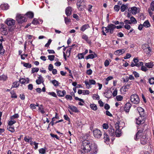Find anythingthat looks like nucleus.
Segmentation results:
<instances>
[{
  "label": "nucleus",
  "instance_id": "f257e3e1",
  "mask_svg": "<svg viewBox=\"0 0 154 154\" xmlns=\"http://www.w3.org/2000/svg\"><path fill=\"white\" fill-rule=\"evenodd\" d=\"M81 148L85 152H90L91 154H96L97 153V146L88 140L83 141Z\"/></svg>",
  "mask_w": 154,
  "mask_h": 154
},
{
  "label": "nucleus",
  "instance_id": "f03ea898",
  "mask_svg": "<svg viewBox=\"0 0 154 154\" xmlns=\"http://www.w3.org/2000/svg\"><path fill=\"white\" fill-rule=\"evenodd\" d=\"M16 19L17 22L19 24L26 22L27 20V18L25 17V15L20 14H17V15Z\"/></svg>",
  "mask_w": 154,
  "mask_h": 154
},
{
  "label": "nucleus",
  "instance_id": "7ed1b4c3",
  "mask_svg": "<svg viewBox=\"0 0 154 154\" xmlns=\"http://www.w3.org/2000/svg\"><path fill=\"white\" fill-rule=\"evenodd\" d=\"M143 65V63L142 62H139L137 58H134L133 62L131 63V67L136 66L139 67Z\"/></svg>",
  "mask_w": 154,
  "mask_h": 154
},
{
  "label": "nucleus",
  "instance_id": "20e7f679",
  "mask_svg": "<svg viewBox=\"0 0 154 154\" xmlns=\"http://www.w3.org/2000/svg\"><path fill=\"white\" fill-rule=\"evenodd\" d=\"M143 128H141L139 130H138L137 132L134 136V139L137 141L140 139V137H141L144 134L143 133Z\"/></svg>",
  "mask_w": 154,
  "mask_h": 154
},
{
  "label": "nucleus",
  "instance_id": "39448f33",
  "mask_svg": "<svg viewBox=\"0 0 154 154\" xmlns=\"http://www.w3.org/2000/svg\"><path fill=\"white\" fill-rule=\"evenodd\" d=\"M130 100L132 103L135 104L138 103L140 102L138 96L136 94H133L131 96Z\"/></svg>",
  "mask_w": 154,
  "mask_h": 154
},
{
  "label": "nucleus",
  "instance_id": "423d86ee",
  "mask_svg": "<svg viewBox=\"0 0 154 154\" xmlns=\"http://www.w3.org/2000/svg\"><path fill=\"white\" fill-rule=\"evenodd\" d=\"M85 3L84 0H78L76 5L78 9L82 10L85 8Z\"/></svg>",
  "mask_w": 154,
  "mask_h": 154
},
{
  "label": "nucleus",
  "instance_id": "0eeeda50",
  "mask_svg": "<svg viewBox=\"0 0 154 154\" xmlns=\"http://www.w3.org/2000/svg\"><path fill=\"white\" fill-rule=\"evenodd\" d=\"M119 122H117L115 124V127L116 129L115 133L117 137H119L121 134V130L119 129Z\"/></svg>",
  "mask_w": 154,
  "mask_h": 154
},
{
  "label": "nucleus",
  "instance_id": "6e6552de",
  "mask_svg": "<svg viewBox=\"0 0 154 154\" xmlns=\"http://www.w3.org/2000/svg\"><path fill=\"white\" fill-rule=\"evenodd\" d=\"M93 133L94 136L96 138H99L102 135V133L98 129L94 130Z\"/></svg>",
  "mask_w": 154,
  "mask_h": 154
},
{
  "label": "nucleus",
  "instance_id": "1a4fd4ad",
  "mask_svg": "<svg viewBox=\"0 0 154 154\" xmlns=\"http://www.w3.org/2000/svg\"><path fill=\"white\" fill-rule=\"evenodd\" d=\"M145 116H140L137 118L136 119V124L138 125L142 124L144 123L145 122Z\"/></svg>",
  "mask_w": 154,
  "mask_h": 154
},
{
  "label": "nucleus",
  "instance_id": "9d476101",
  "mask_svg": "<svg viewBox=\"0 0 154 154\" xmlns=\"http://www.w3.org/2000/svg\"><path fill=\"white\" fill-rule=\"evenodd\" d=\"M107 29H108L109 32L110 34H112L116 29V25L112 24H109L107 26Z\"/></svg>",
  "mask_w": 154,
  "mask_h": 154
},
{
  "label": "nucleus",
  "instance_id": "9b49d317",
  "mask_svg": "<svg viewBox=\"0 0 154 154\" xmlns=\"http://www.w3.org/2000/svg\"><path fill=\"white\" fill-rule=\"evenodd\" d=\"M15 21L11 19L8 18L5 21V23L8 26H11L14 25L15 24Z\"/></svg>",
  "mask_w": 154,
  "mask_h": 154
},
{
  "label": "nucleus",
  "instance_id": "f8f14e48",
  "mask_svg": "<svg viewBox=\"0 0 154 154\" xmlns=\"http://www.w3.org/2000/svg\"><path fill=\"white\" fill-rule=\"evenodd\" d=\"M85 83L87 86L88 88H89L90 87V85H95L96 82L95 80L93 79L89 80V82L87 80H85Z\"/></svg>",
  "mask_w": 154,
  "mask_h": 154
},
{
  "label": "nucleus",
  "instance_id": "ddd939ff",
  "mask_svg": "<svg viewBox=\"0 0 154 154\" xmlns=\"http://www.w3.org/2000/svg\"><path fill=\"white\" fill-rule=\"evenodd\" d=\"M140 143L141 144L144 145L146 144L148 140V138L146 137L145 135H143L140 139Z\"/></svg>",
  "mask_w": 154,
  "mask_h": 154
},
{
  "label": "nucleus",
  "instance_id": "4468645a",
  "mask_svg": "<svg viewBox=\"0 0 154 154\" xmlns=\"http://www.w3.org/2000/svg\"><path fill=\"white\" fill-rule=\"evenodd\" d=\"M131 106V104L129 103H127L125 106L124 110L127 112H129Z\"/></svg>",
  "mask_w": 154,
  "mask_h": 154
},
{
  "label": "nucleus",
  "instance_id": "2eb2a0df",
  "mask_svg": "<svg viewBox=\"0 0 154 154\" xmlns=\"http://www.w3.org/2000/svg\"><path fill=\"white\" fill-rule=\"evenodd\" d=\"M137 110H138L140 116H145V115L144 114V110L143 108L139 107H137Z\"/></svg>",
  "mask_w": 154,
  "mask_h": 154
},
{
  "label": "nucleus",
  "instance_id": "dca6fc26",
  "mask_svg": "<svg viewBox=\"0 0 154 154\" xmlns=\"http://www.w3.org/2000/svg\"><path fill=\"white\" fill-rule=\"evenodd\" d=\"M68 108L74 112H79V111L77 108L75 106L72 105H69Z\"/></svg>",
  "mask_w": 154,
  "mask_h": 154
},
{
  "label": "nucleus",
  "instance_id": "f3484780",
  "mask_svg": "<svg viewBox=\"0 0 154 154\" xmlns=\"http://www.w3.org/2000/svg\"><path fill=\"white\" fill-rule=\"evenodd\" d=\"M9 5L7 3L2 4L0 6V8L2 10H7L9 9Z\"/></svg>",
  "mask_w": 154,
  "mask_h": 154
},
{
  "label": "nucleus",
  "instance_id": "a211bd4d",
  "mask_svg": "<svg viewBox=\"0 0 154 154\" xmlns=\"http://www.w3.org/2000/svg\"><path fill=\"white\" fill-rule=\"evenodd\" d=\"M38 78V79L36 81V82L37 84L39 85L41 83H43V78L41 75H39Z\"/></svg>",
  "mask_w": 154,
  "mask_h": 154
},
{
  "label": "nucleus",
  "instance_id": "6ab92c4d",
  "mask_svg": "<svg viewBox=\"0 0 154 154\" xmlns=\"http://www.w3.org/2000/svg\"><path fill=\"white\" fill-rule=\"evenodd\" d=\"M57 95L59 97H63L66 94V91L65 90L63 91L57 90Z\"/></svg>",
  "mask_w": 154,
  "mask_h": 154
},
{
  "label": "nucleus",
  "instance_id": "aec40b11",
  "mask_svg": "<svg viewBox=\"0 0 154 154\" xmlns=\"http://www.w3.org/2000/svg\"><path fill=\"white\" fill-rule=\"evenodd\" d=\"M103 135V138L105 142L106 143V142H107V143H108V142H109L110 140L109 138V136L106 133H104Z\"/></svg>",
  "mask_w": 154,
  "mask_h": 154
},
{
  "label": "nucleus",
  "instance_id": "412c9836",
  "mask_svg": "<svg viewBox=\"0 0 154 154\" xmlns=\"http://www.w3.org/2000/svg\"><path fill=\"white\" fill-rule=\"evenodd\" d=\"M89 26L88 24H86L83 25L81 28L80 30L84 32L86 29L89 28Z\"/></svg>",
  "mask_w": 154,
  "mask_h": 154
},
{
  "label": "nucleus",
  "instance_id": "4be33fe9",
  "mask_svg": "<svg viewBox=\"0 0 154 154\" xmlns=\"http://www.w3.org/2000/svg\"><path fill=\"white\" fill-rule=\"evenodd\" d=\"M97 57V55L95 54L94 53V54H89L88 56H87L86 57V59L87 60L89 59H92Z\"/></svg>",
  "mask_w": 154,
  "mask_h": 154
},
{
  "label": "nucleus",
  "instance_id": "5701e85b",
  "mask_svg": "<svg viewBox=\"0 0 154 154\" xmlns=\"http://www.w3.org/2000/svg\"><path fill=\"white\" fill-rule=\"evenodd\" d=\"M105 97L108 98H110L112 96V92L111 91L108 90L106 93Z\"/></svg>",
  "mask_w": 154,
  "mask_h": 154
},
{
  "label": "nucleus",
  "instance_id": "b1692460",
  "mask_svg": "<svg viewBox=\"0 0 154 154\" xmlns=\"http://www.w3.org/2000/svg\"><path fill=\"white\" fill-rule=\"evenodd\" d=\"M25 15L30 18H32L34 16V13L32 12L29 11L27 12Z\"/></svg>",
  "mask_w": 154,
  "mask_h": 154
},
{
  "label": "nucleus",
  "instance_id": "393cba45",
  "mask_svg": "<svg viewBox=\"0 0 154 154\" xmlns=\"http://www.w3.org/2000/svg\"><path fill=\"white\" fill-rule=\"evenodd\" d=\"M7 129L9 131L11 132H14L15 131L14 127L12 126L7 125Z\"/></svg>",
  "mask_w": 154,
  "mask_h": 154
},
{
  "label": "nucleus",
  "instance_id": "a878e982",
  "mask_svg": "<svg viewBox=\"0 0 154 154\" xmlns=\"http://www.w3.org/2000/svg\"><path fill=\"white\" fill-rule=\"evenodd\" d=\"M145 66L149 68H151L153 67L154 64L152 62H150L146 63L145 64Z\"/></svg>",
  "mask_w": 154,
  "mask_h": 154
},
{
  "label": "nucleus",
  "instance_id": "bb28decb",
  "mask_svg": "<svg viewBox=\"0 0 154 154\" xmlns=\"http://www.w3.org/2000/svg\"><path fill=\"white\" fill-rule=\"evenodd\" d=\"M102 29L103 34L104 35H106V33L109 32L108 29H107V26L106 27H103Z\"/></svg>",
  "mask_w": 154,
  "mask_h": 154
},
{
  "label": "nucleus",
  "instance_id": "cd10ccee",
  "mask_svg": "<svg viewBox=\"0 0 154 154\" xmlns=\"http://www.w3.org/2000/svg\"><path fill=\"white\" fill-rule=\"evenodd\" d=\"M1 31L2 32V34L4 35H6L8 34V32L7 31V29L5 27H2L1 28Z\"/></svg>",
  "mask_w": 154,
  "mask_h": 154
},
{
  "label": "nucleus",
  "instance_id": "c85d7f7f",
  "mask_svg": "<svg viewBox=\"0 0 154 154\" xmlns=\"http://www.w3.org/2000/svg\"><path fill=\"white\" fill-rule=\"evenodd\" d=\"M90 107L94 111H96L97 109V105L94 104H91Z\"/></svg>",
  "mask_w": 154,
  "mask_h": 154
},
{
  "label": "nucleus",
  "instance_id": "c756f323",
  "mask_svg": "<svg viewBox=\"0 0 154 154\" xmlns=\"http://www.w3.org/2000/svg\"><path fill=\"white\" fill-rule=\"evenodd\" d=\"M125 52V51L124 49L122 50H118L116 51L115 52V53L116 54H123Z\"/></svg>",
  "mask_w": 154,
  "mask_h": 154
},
{
  "label": "nucleus",
  "instance_id": "7c9ffc66",
  "mask_svg": "<svg viewBox=\"0 0 154 154\" xmlns=\"http://www.w3.org/2000/svg\"><path fill=\"white\" fill-rule=\"evenodd\" d=\"M143 25V26L146 27H148L150 26L149 22L147 20L145 21Z\"/></svg>",
  "mask_w": 154,
  "mask_h": 154
},
{
  "label": "nucleus",
  "instance_id": "2f4dec72",
  "mask_svg": "<svg viewBox=\"0 0 154 154\" xmlns=\"http://www.w3.org/2000/svg\"><path fill=\"white\" fill-rule=\"evenodd\" d=\"M38 109L42 113L44 114L45 113V111L44 110V107L42 105H41L39 106Z\"/></svg>",
  "mask_w": 154,
  "mask_h": 154
},
{
  "label": "nucleus",
  "instance_id": "473e14b6",
  "mask_svg": "<svg viewBox=\"0 0 154 154\" xmlns=\"http://www.w3.org/2000/svg\"><path fill=\"white\" fill-rule=\"evenodd\" d=\"M32 138L29 136H26L24 138L25 141L29 143V142H31Z\"/></svg>",
  "mask_w": 154,
  "mask_h": 154
},
{
  "label": "nucleus",
  "instance_id": "72a5a7b5",
  "mask_svg": "<svg viewBox=\"0 0 154 154\" xmlns=\"http://www.w3.org/2000/svg\"><path fill=\"white\" fill-rule=\"evenodd\" d=\"M152 49L149 46L148 48L146 49L144 51V52L147 54H149L151 52Z\"/></svg>",
  "mask_w": 154,
  "mask_h": 154
},
{
  "label": "nucleus",
  "instance_id": "f704fd0d",
  "mask_svg": "<svg viewBox=\"0 0 154 154\" xmlns=\"http://www.w3.org/2000/svg\"><path fill=\"white\" fill-rule=\"evenodd\" d=\"M121 10H126L127 9H128V10H129L130 8H128V5L127 4L126 5H123L121 6Z\"/></svg>",
  "mask_w": 154,
  "mask_h": 154
},
{
  "label": "nucleus",
  "instance_id": "c9c22d12",
  "mask_svg": "<svg viewBox=\"0 0 154 154\" xmlns=\"http://www.w3.org/2000/svg\"><path fill=\"white\" fill-rule=\"evenodd\" d=\"M19 85V83L18 82H14L12 85V87L17 88Z\"/></svg>",
  "mask_w": 154,
  "mask_h": 154
},
{
  "label": "nucleus",
  "instance_id": "e433bc0d",
  "mask_svg": "<svg viewBox=\"0 0 154 154\" xmlns=\"http://www.w3.org/2000/svg\"><path fill=\"white\" fill-rule=\"evenodd\" d=\"M52 82L55 86H57L59 85V83L56 80H54L52 81Z\"/></svg>",
  "mask_w": 154,
  "mask_h": 154
},
{
  "label": "nucleus",
  "instance_id": "4c0bfd02",
  "mask_svg": "<svg viewBox=\"0 0 154 154\" xmlns=\"http://www.w3.org/2000/svg\"><path fill=\"white\" fill-rule=\"evenodd\" d=\"M23 65L24 67H25L26 68H30L32 67L31 64L29 63H23Z\"/></svg>",
  "mask_w": 154,
  "mask_h": 154
},
{
  "label": "nucleus",
  "instance_id": "58836bf2",
  "mask_svg": "<svg viewBox=\"0 0 154 154\" xmlns=\"http://www.w3.org/2000/svg\"><path fill=\"white\" fill-rule=\"evenodd\" d=\"M16 122V121L14 120H11L9 121L8 123V125L12 126V125Z\"/></svg>",
  "mask_w": 154,
  "mask_h": 154
},
{
  "label": "nucleus",
  "instance_id": "ea45409f",
  "mask_svg": "<svg viewBox=\"0 0 154 154\" xmlns=\"http://www.w3.org/2000/svg\"><path fill=\"white\" fill-rule=\"evenodd\" d=\"M19 82L22 84H24L26 82L27 83H29L28 81L27 82L26 80L25 79L23 78L20 79L19 80Z\"/></svg>",
  "mask_w": 154,
  "mask_h": 154
},
{
  "label": "nucleus",
  "instance_id": "a19ab883",
  "mask_svg": "<svg viewBox=\"0 0 154 154\" xmlns=\"http://www.w3.org/2000/svg\"><path fill=\"white\" fill-rule=\"evenodd\" d=\"M64 20L65 23L66 24H68L70 22H71V19L70 18L64 17Z\"/></svg>",
  "mask_w": 154,
  "mask_h": 154
},
{
  "label": "nucleus",
  "instance_id": "79ce46f5",
  "mask_svg": "<svg viewBox=\"0 0 154 154\" xmlns=\"http://www.w3.org/2000/svg\"><path fill=\"white\" fill-rule=\"evenodd\" d=\"M82 38L85 40L86 41L88 42V36L85 34H83L82 36Z\"/></svg>",
  "mask_w": 154,
  "mask_h": 154
},
{
  "label": "nucleus",
  "instance_id": "37998d69",
  "mask_svg": "<svg viewBox=\"0 0 154 154\" xmlns=\"http://www.w3.org/2000/svg\"><path fill=\"white\" fill-rule=\"evenodd\" d=\"M131 23H136L137 22V20L136 19L133 17H132L131 18Z\"/></svg>",
  "mask_w": 154,
  "mask_h": 154
},
{
  "label": "nucleus",
  "instance_id": "c03bdc74",
  "mask_svg": "<svg viewBox=\"0 0 154 154\" xmlns=\"http://www.w3.org/2000/svg\"><path fill=\"white\" fill-rule=\"evenodd\" d=\"M114 131H115V130H114V129H112L111 128H110L109 130V134L110 135H111L112 136V135H114V134H115Z\"/></svg>",
  "mask_w": 154,
  "mask_h": 154
},
{
  "label": "nucleus",
  "instance_id": "a18cd8bd",
  "mask_svg": "<svg viewBox=\"0 0 154 154\" xmlns=\"http://www.w3.org/2000/svg\"><path fill=\"white\" fill-rule=\"evenodd\" d=\"M19 115L18 114H15L10 117L11 120H13L14 119L17 118L19 117Z\"/></svg>",
  "mask_w": 154,
  "mask_h": 154
},
{
  "label": "nucleus",
  "instance_id": "49530a36",
  "mask_svg": "<svg viewBox=\"0 0 154 154\" xmlns=\"http://www.w3.org/2000/svg\"><path fill=\"white\" fill-rule=\"evenodd\" d=\"M10 93L11 95V97L12 98H17V96L15 93H14L13 91H11L10 92Z\"/></svg>",
  "mask_w": 154,
  "mask_h": 154
},
{
  "label": "nucleus",
  "instance_id": "de8ad7c7",
  "mask_svg": "<svg viewBox=\"0 0 154 154\" xmlns=\"http://www.w3.org/2000/svg\"><path fill=\"white\" fill-rule=\"evenodd\" d=\"M93 99L95 100H98L100 99V97L97 94H94L92 97Z\"/></svg>",
  "mask_w": 154,
  "mask_h": 154
},
{
  "label": "nucleus",
  "instance_id": "09e8293b",
  "mask_svg": "<svg viewBox=\"0 0 154 154\" xmlns=\"http://www.w3.org/2000/svg\"><path fill=\"white\" fill-rule=\"evenodd\" d=\"M116 98L117 101H121L123 99V97L121 95H118L116 96Z\"/></svg>",
  "mask_w": 154,
  "mask_h": 154
},
{
  "label": "nucleus",
  "instance_id": "8fccbe9b",
  "mask_svg": "<svg viewBox=\"0 0 154 154\" xmlns=\"http://www.w3.org/2000/svg\"><path fill=\"white\" fill-rule=\"evenodd\" d=\"M149 45L147 44H145L142 45V48L144 51L146 48H148Z\"/></svg>",
  "mask_w": 154,
  "mask_h": 154
},
{
  "label": "nucleus",
  "instance_id": "3c124183",
  "mask_svg": "<svg viewBox=\"0 0 154 154\" xmlns=\"http://www.w3.org/2000/svg\"><path fill=\"white\" fill-rule=\"evenodd\" d=\"M32 23L34 25H37L39 23V22L37 19L34 18L32 21Z\"/></svg>",
  "mask_w": 154,
  "mask_h": 154
},
{
  "label": "nucleus",
  "instance_id": "603ef678",
  "mask_svg": "<svg viewBox=\"0 0 154 154\" xmlns=\"http://www.w3.org/2000/svg\"><path fill=\"white\" fill-rule=\"evenodd\" d=\"M149 83L151 85H152L154 84V78H152L149 79Z\"/></svg>",
  "mask_w": 154,
  "mask_h": 154
},
{
  "label": "nucleus",
  "instance_id": "864d4df0",
  "mask_svg": "<svg viewBox=\"0 0 154 154\" xmlns=\"http://www.w3.org/2000/svg\"><path fill=\"white\" fill-rule=\"evenodd\" d=\"M55 56L54 55H48V59L51 61H53L54 60Z\"/></svg>",
  "mask_w": 154,
  "mask_h": 154
},
{
  "label": "nucleus",
  "instance_id": "5fc2aeb1",
  "mask_svg": "<svg viewBox=\"0 0 154 154\" xmlns=\"http://www.w3.org/2000/svg\"><path fill=\"white\" fill-rule=\"evenodd\" d=\"M125 87H122L120 89V91L123 93H124L125 92H126L127 91V90H125Z\"/></svg>",
  "mask_w": 154,
  "mask_h": 154
},
{
  "label": "nucleus",
  "instance_id": "6e6d98bb",
  "mask_svg": "<svg viewBox=\"0 0 154 154\" xmlns=\"http://www.w3.org/2000/svg\"><path fill=\"white\" fill-rule=\"evenodd\" d=\"M39 69L38 68H32V73H34L35 72H37L39 70Z\"/></svg>",
  "mask_w": 154,
  "mask_h": 154
},
{
  "label": "nucleus",
  "instance_id": "4d7b16f0",
  "mask_svg": "<svg viewBox=\"0 0 154 154\" xmlns=\"http://www.w3.org/2000/svg\"><path fill=\"white\" fill-rule=\"evenodd\" d=\"M50 135L53 138H55L56 139L59 140V137L56 134H54L52 133L50 134Z\"/></svg>",
  "mask_w": 154,
  "mask_h": 154
},
{
  "label": "nucleus",
  "instance_id": "13d9d810",
  "mask_svg": "<svg viewBox=\"0 0 154 154\" xmlns=\"http://www.w3.org/2000/svg\"><path fill=\"white\" fill-rule=\"evenodd\" d=\"M141 66V70H142L144 72H146L147 71L148 69L146 67L143 66V65Z\"/></svg>",
  "mask_w": 154,
  "mask_h": 154
},
{
  "label": "nucleus",
  "instance_id": "bf43d9fd",
  "mask_svg": "<svg viewBox=\"0 0 154 154\" xmlns=\"http://www.w3.org/2000/svg\"><path fill=\"white\" fill-rule=\"evenodd\" d=\"M103 129H107L109 128V126L108 124L104 123L103 125Z\"/></svg>",
  "mask_w": 154,
  "mask_h": 154
},
{
  "label": "nucleus",
  "instance_id": "052dcab7",
  "mask_svg": "<svg viewBox=\"0 0 154 154\" xmlns=\"http://www.w3.org/2000/svg\"><path fill=\"white\" fill-rule=\"evenodd\" d=\"M39 152L40 153L44 154L45 152V150L44 149L41 148L39 149Z\"/></svg>",
  "mask_w": 154,
  "mask_h": 154
},
{
  "label": "nucleus",
  "instance_id": "680f3d73",
  "mask_svg": "<svg viewBox=\"0 0 154 154\" xmlns=\"http://www.w3.org/2000/svg\"><path fill=\"white\" fill-rule=\"evenodd\" d=\"M51 41L52 40L51 39H49L47 43L45 45V47H49L51 43Z\"/></svg>",
  "mask_w": 154,
  "mask_h": 154
},
{
  "label": "nucleus",
  "instance_id": "e2e57ef3",
  "mask_svg": "<svg viewBox=\"0 0 154 154\" xmlns=\"http://www.w3.org/2000/svg\"><path fill=\"white\" fill-rule=\"evenodd\" d=\"M7 76L4 75H2L0 77V79L1 80H6L7 79Z\"/></svg>",
  "mask_w": 154,
  "mask_h": 154
},
{
  "label": "nucleus",
  "instance_id": "0e129e2a",
  "mask_svg": "<svg viewBox=\"0 0 154 154\" xmlns=\"http://www.w3.org/2000/svg\"><path fill=\"white\" fill-rule=\"evenodd\" d=\"M48 94L50 95L53 96L54 97H57V96L56 93L54 92H49Z\"/></svg>",
  "mask_w": 154,
  "mask_h": 154
},
{
  "label": "nucleus",
  "instance_id": "69168bd1",
  "mask_svg": "<svg viewBox=\"0 0 154 154\" xmlns=\"http://www.w3.org/2000/svg\"><path fill=\"white\" fill-rule=\"evenodd\" d=\"M84 55L83 53L79 54H78V57L79 59H82L84 58Z\"/></svg>",
  "mask_w": 154,
  "mask_h": 154
},
{
  "label": "nucleus",
  "instance_id": "338daca9",
  "mask_svg": "<svg viewBox=\"0 0 154 154\" xmlns=\"http://www.w3.org/2000/svg\"><path fill=\"white\" fill-rule=\"evenodd\" d=\"M66 14L67 16H69L71 14L70 10H66Z\"/></svg>",
  "mask_w": 154,
  "mask_h": 154
},
{
  "label": "nucleus",
  "instance_id": "774afa93",
  "mask_svg": "<svg viewBox=\"0 0 154 154\" xmlns=\"http://www.w3.org/2000/svg\"><path fill=\"white\" fill-rule=\"evenodd\" d=\"M53 65L50 64L49 65L48 67V69L50 71H51L53 69Z\"/></svg>",
  "mask_w": 154,
  "mask_h": 154
}]
</instances>
